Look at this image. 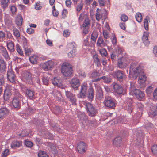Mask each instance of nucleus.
I'll use <instances>...</instances> for the list:
<instances>
[{
	"label": "nucleus",
	"instance_id": "obj_61",
	"mask_svg": "<svg viewBox=\"0 0 157 157\" xmlns=\"http://www.w3.org/2000/svg\"><path fill=\"white\" fill-rule=\"evenodd\" d=\"M132 102L133 101L132 98H127V105H129V106L132 105Z\"/></svg>",
	"mask_w": 157,
	"mask_h": 157
},
{
	"label": "nucleus",
	"instance_id": "obj_31",
	"mask_svg": "<svg viewBox=\"0 0 157 157\" xmlns=\"http://www.w3.org/2000/svg\"><path fill=\"white\" fill-rule=\"evenodd\" d=\"M50 125L54 130L56 131H59V130L61 129L59 125L58 124L51 123L50 124Z\"/></svg>",
	"mask_w": 157,
	"mask_h": 157
},
{
	"label": "nucleus",
	"instance_id": "obj_10",
	"mask_svg": "<svg viewBox=\"0 0 157 157\" xmlns=\"http://www.w3.org/2000/svg\"><path fill=\"white\" fill-rule=\"evenodd\" d=\"M14 71L12 69H10L7 72V78L10 82L14 83L15 82V75Z\"/></svg>",
	"mask_w": 157,
	"mask_h": 157
},
{
	"label": "nucleus",
	"instance_id": "obj_59",
	"mask_svg": "<svg viewBox=\"0 0 157 157\" xmlns=\"http://www.w3.org/2000/svg\"><path fill=\"white\" fill-rule=\"evenodd\" d=\"M153 87L152 86H150L148 87L147 88L146 90L147 93V94H150L151 92V91Z\"/></svg>",
	"mask_w": 157,
	"mask_h": 157
},
{
	"label": "nucleus",
	"instance_id": "obj_18",
	"mask_svg": "<svg viewBox=\"0 0 157 157\" xmlns=\"http://www.w3.org/2000/svg\"><path fill=\"white\" fill-rule=\"evenodd\" d=\"M87 91V85H83L81 87V90L79 93V96L81 98H84L86 97Z\"/></svg>",
	"mask_w": 157,
	"mask_h": 157
},
{
	"label": "nucleus",
	"instance_id": "obj_21",
	"mask_svg": "<svg viewBox=\"0 0 157 157\" xmlns=\"http://www.w3.org/2000/svg\"><path fill=\"white\" fill-rule=\"evenodd\" d=\"M138 81L140 85H142V86H145V81L146 80V76L143 74H140L138 75Z\"/></svg>",
	"mask_w": 157,
	"mask_h": 157
},
{
	"label": "nucleus",
	"instance_id": "obj_63",
	"mask_svg": "<svg viewBox=\"0 0 157 157\" xmlns=\"http://www.w3.org/2000/svg\"><path fill=\"white\" fill-rule=\"evenodd\" d=\"M67 14V11L66 9H64L63 10L62 12V18H64L66 17V15Z\"/></svg>",
	"mask_w": 157,
	"mask_h": 157
},
{
	"label": "nucleus",
	"instance_id": "obj_22",
	"mask_svg": "<svg viewBox=\"0 0 157 157\" xmlns=\"http://www.w3.org/2000/svg\"><path fill=\"white\" fill-rule=\"evenodd\" d=\"M88 94H87L88 100L92 101L94 98V90L92 87H90L88 89Z\"/></svg>",
	"mask_w": 157,
	"mask_h": 157
},
{
	"label": "nucleus",
	"instance_id": "obj_2",
	"mask_svg": "<svg viewBox=\"0 0 157 157\" xmlns=\"http://www.w3.org/2000/svg\"><path fill=\"white\" fill-rule=\"evenodd\" d=\"M86 109L88 115L91 117L95 116L98 113L97 109L94 105L89 102L86 103Z\"/></svg>",
	"mask_w": 157,
	"mask_h": 157
},
{
	"label": "nucleus",
	"instance_id": "obj_9",
	"mask_svg": "<svg viewBox=\"0 0 157 157\" xmlns=\"http://www.w3.org/2000/svg\"><path fill=\"white\" fill-rule=\"evenodd\" d=\"M144 73L143 69L140 66L136 67L134 69L132 75L133 78L136 79L138 75Z\"/></svg>",
	"mask_w": 157,
	"mask_h": 157
},
{
	"label": "nucleus",
	"instance_id": "obj_56",
	"mask_svg": "<svg viewBox=\"0 0 157 157\" xmlns=\"http://www.w3.org/2000/svg\"><path fill=\"white\" fill-rule=\"evenodd\" d=\"M128 17L125 15H122L121 17V19L123 22L126 21L128 19Z\"/></svg>",
	"mask_w": 157,
	"mask_h": 157
},
{
	"label": "nucleus",
	"instance_id": "obj_7",
	"mask_svg": "<svg viewBox=\"0 0 157 157\" xmlns=\"http://www.w3.org/2000/svg\"><path fill=\"white\" fill-rule=\"evenodd\" d=\"M86 147V144L83 141H81L78 144L77 149L80 154H83L85 153Z\"/></svg>",
	"mask_w": 157,
	"mask_h": 157
},
{
	"label": "nucleus",
	"instance_id": "obj_30",
	"mask_svg": "<svg viewBox=\"0 0 157 157\" xmlns=\"http://www.w3.org/2000/svg\"><path fill=\"white\" fill-rule=\"evenodd\" d=\"M22 16H20L17 17L16 19V23L18 26H21L22 22Z\"/></svg>",
	"mask_w": 157,
	"mask_h": 157
},
{
	"label": "nucleus",
	"instance_id": "obj_25",
	"mask_svg": "<svg viewBox=\"0 0 157 157\" xmlns=\"http://www.w3.org/2000/svg\"><path fill=\"white\" fill-rule=\"evenodd\" d=\"M8 111L6 108H2L0 109V118H3L8 113Z\"/></svg>",
	"mask_w": 157,
	"mask_h": 157
},
{
	"label": "nucleus",
	"instance_id": "obj_49",
	"mask_svg": "<svg viewBox=\"0 0 157 157\" xmlns=\"http://www.w3.org/2000/svg\"><path fill=\"white\" fill-rule=\"evenodd\" d=\"M17 51L20 55L23 56V51L21 48L18 45H17Z\"/></svg>",
	"mask_w": 157,
	"mask_h": 157
},
{
	"label": "nucleus",
	"instance_id": "obj_6",
	"mask_svg": "<svg viewBox=\"0 0 157 157\" xmlns=\"http://www.w3.org/2000/svg\"><path fill=\"white\" fill-rule=\"evenodd\" d=\"M133 93L137 99L140 101H143L145 98V94L144 92L139 89H134Z\"/></svg>",
	"mask_w": 157,
	"mask_h": 157
},
{
	"label": "nucleus",
	"instance_id": "obj_40",
	"mask_svg": "<svg viewBox=\"0 0 157 157\" xmlns=\"http://www.w3.org/2000/svg\"><path fill=\"white\" fill-rule=\"evenodd\" d=\"M25 51V54L26 55L29 56L31 54V52L33 51V50L30 48H28V47L24 48Z\"/></svg>",
	"mask_w": 157,
	"mask_h": 157
},
{
	"label": "nucleus",
	"instance_id": "obj_23",
	"mask_svg": "<svg viewBox=\"0 0 157 157\" xmlns=\"http://www.w3.org/2000/svg\"><path fill=\"white\" fill-rule=\"evenodd\" d=\"M35 111V109L33 108L28 106V108L25 110L24 112V114L28 116H29L33 114Z\"/></svg>",
	"mask_w": 157,
	"mask_h": 157
},
{
	"label": "nucleus",
	"instance_id": "obj_45",
	"mask_svg": "<svg viewBox=\"0 0 157 157\" xmlns=\"http://www.w3.org/2000/svg\"><path fill=\"white\" fill-rule=\"evenodd\" d=\"M151 151L153 154L157 155V145H153L151 148Z\"/></svg>",
	"mask_w": 157,
	"mask_h": 157
},
{
	"label": "nucleus",
	"instance_id": "obj_20",
	"mask_svg": "<svg viewBox=\"0 0 157 157\" xmlns=\"http://www.w3.org/2000/svg\"><path fill=\"white\" fill-rule=\"evenodd\" d=\"M61 82L62 80L57 77H55L52 80V84L55 86L57 87H60L62 85Z\"/></svg>",
	"mask_w": 157,
	"mask_h": 157
},
{
	"label": "nucleus",
	"instance_id": "obj_12",
	"mask_svg": "<svg viewBox=\"0 0 157 157\" xmlns=\"http://www.w3.org/2000/svg\"><path fill=\"white\" fill-rule=\"evenodd\" d=\"M149 115L151 117L157 116V104L150 107Z\"/></svg>",
	"mask_w": 157,
	"mask_h": 157
},
{
	"label": "nucleus",
	"instance_id": "obj_42",
	"mask_svg": "<svg viewBox=\"0 0 157 157\" xmlns=\"http://www.w3.org/2000/svg\"><path fill=\"white\" fill-rule=\"evenodd\" d=\"M36 58L35 56H33L29 58V60L32 63L35 64L36 63L37 60L36 59Z\"/></svg>",
	"mask_w": 157,
	"mask_h": 157
},
{
	"label": "nucleus",
	"instance_id": "obj_48",
	"mask_svg": "<svg viewBox=\"0 0 157 157\" xmlns=\"http://www.w3.org/2000/svg\"><path fill=\"white\" fill-rule=\"evenodd\" d=\"M83 4L81 1V2L77 6L76 10L78 12L80 11L83 8Z\"/></svg>",
	"mask_w": 157,
	"mask_h": 157
},
{
	"label": "nucleus",
	"instance_id": "obj_44",
	"mask_svg": "<svg viewBox=\"0 0 157 157\" xmlns=\"http://www.w3.org/2000/svg\"><path fill=\"white\" fill-rule=\"evenodd\" d=\"M90 24V21L89 19L88 18L86 19L82 24V27L83 28H86Z\"/></svg>",
	"mask_w": 157,
	"mask_h": 157
},
{
	"label": "nucleus",
	"instance_id": "obj_1",
	"mask_svg": "<svg viewBox=\"0 0 157 157\" xmlns=\"http://www.w3.org/2000/svg\"><path fill=\"white\" fill-rule=\"evenodd\" d=\"M61 72L65 77L71 76L73 73L71 65L68 63H64L62 65Z\"/></svg>",
	"mask_w": 157,
	"mask_h": 157
},
{
	"label": "nucleus",
	"instance_id": "obj_34",
	"mask_svg": "<svg viewBox=\"0 0 157 157\" xmlns=\"http://www.w3.org/2000/svg\"><path fill=\"white\" fill-rule=\"evenodd\" d=\"M123 57L120 58L118 60L117 66L120 68H123L124 67V63L122 62V59Z\"/></svg>",
	"mask_w": 157,
	"mask_h": 157
},
{
	"label": "nucleus",
	"instance_id": "obj_24",
	"mask_svg": "<svg viewBox=\"0 0 157 157\" xmlns=\"http://www.w3.org/2000/svg\"><path fill=\"white\" fill-rule=\"evenodd\" d=\"M122 142V139L120 136L116 137L113 142V144L116 146L120 147L121 145Z\"/></svg>",
	"mask_w": 157,
	"mask_h": 157
},
{
	"label": "nucleus",
	"instance_id": "obj_13",
	"mask_svg": "<svg viewBox=\"0 0 157 157\" xmlns=\"http://www.w3.org/2000/svg\"><path fill=\"white\" fill-rule=\"evenodd\" d=\"M35 91L31 89H29L25 92V95L29 99L33 100L36 98L35 95Z\"/></svg>",
	"mask_w": 157,
	"mask_h": 157
},
{
	"label": "nucleus",
	"instance_id": "obj_47",
	"mask_svg": "<svg viewBox=\"0 0 157 157\" xmlns=\"http://www.w3.org/2000/svg\"><path fill=\"white\" fill-rule=\"evenodd\" d=\"M104 41L102 37L100 36L98 38L97 43V44L99 46H101V44H103Z\"/></svg>",
	"mask_w": 157,
	"mask_h": 157
},
{
	"label": "nucleus",
	"instance_id": "obj_37",
	"mask_svg": "<svg viewBox=\"0 0 157 157\" xmlns=\"http://www.w3.org/2000/svg\"><path fill=\"white\" fill-rule=\"evenodd\" d=\"M93 58L94 59V62L96 63L98 65L100 64V59L97 54H95L93 56Z\"/></svg>",
	"mask_w": 157,
	"mask_h": 157
},
{
	"label": "nucleus",
	"instance_id": "obj_57",
	"mask_svg": "<svg viewBox=\"0 0 157 157\" xmlns=\"http://www.w3.org/2000/svg\"><path fill=\"white\" fill-rule=\"evenodd\" d=\"M3 53V55L4 57L6 59H8V58L10 59V58L9 57V55L8 54V52L6 50L3 52H2Z\"/></svg>",
	"mask_w": 157,
	"mask_h": 157
},
{
	"label": "nucleus",
	"instance_id": "obj_64",
	"mask_svg": "<svg viewBox=\"0 0 157 157\" xmlns=\"http://www.w3.org/2000/svg\"><path fill=\"white\" fill-rule=\"evenodd\" d=\"M153 53L155 56L157 57V46H155L153 48Z\"/></svg>",
	"mask_w": 157,
	"mask_h": 157
},
{
	"label": "nucleus",
	"instance_id": "obj_16",
	"mask_svg": "<svg viewBox=\"0 0 157 157\" xmlns=\"http://www.w3.org/2000/svg\"><path fill=\"white\" fill-rule=\"evenodd\" d=\"M23 78L27 82L29 83L32 80V74L29 71H25L23 72Z\"/></svg>",
	"mask_w": 157,
	"mask_h": 157
},
{
	"label": "nucleus",
	"instance_id": "obj_32",
	"mask_svg": "<svg viewBox=\"0 0 157 157\" xmlns=\"http://www.w3.org/2000/svg\"><path fill=\"white\" fill-rule=\"evenodd\" d=\"M149 18V17L147 16L146 18L144 19V25L145 29L147 31L148 30V19Z\"/></svg>",
	"mask_w": 157,
	"mask_h": 157
},
{
	"label": "nucleus",
	"instance_id": "obj_11",
	"mask_svg": "<svg viewBox=\"0 0 157 157\" xmlns=\"http://www.w3.org/2000/svg\"><path fill=\"white\" fill-rule=\"evenodd\" d=\"M12 105L14 109H19L21 108L20 101L19 98L15 97L12 100Z\"/></svg>",
	"mask_w": 157,
	"mask_h": 157
},
{
	"label": "nucleus",
	"instance_id": "obj_58",
	"mask_svg": "<svg viewBox=\"0 0 157 157\" xmlns=\"http://www.w3.org/2000/svg\"><path fill=\"white\" fill-rule=\"evenodd\" d=\"M10 10L12 12V13L13 14L15 13L17 11V8L15 6H11Z\"/></svg>",
	"mask_w": 157,
	"mask_h": 157
},
{
	"label": "nucleus",
	"instance_id": "obj_5",
	"mask_svg": "<svg viewBox=\"0 0 157 157\" xmlns=\"http://www.w3.org/2000/svg\"><path fill=\"white\" fill-rule=\"evenodd\" d=\"M65 95L67 98L69 100L72 105H76L77 99L75 94L70 91H65Z\"/></svg>",
	"mask_w": 157,
	"mask_h": 157
},
{
	"label": "nucleus",
	"instance_id": "obj_15",
	"mask_svg": "<svg viewBox=\"0 0 157 157\" xmlns=\"http://www.w3.org/2000/svg\"><path fill=\"white\" fill-rule=\"evenodd\" d=\"M113 87L115 92L117 94H122L124 89L121 85L116 83L114 85Z\"/></svg>",
	"mask_w": 157,
	"mask_h": 157
},
{
	"label": "nucleus",
	"instance_id": "obj_36",
	"mask_svg": "<svg viewBox=\"0 0 157 157\" xmlns=\"http://www.w3.org/2000/svg\"><path fill=\"white\" fill-rule=\"evenodd\" d=\"M42 80L44 84L46 85H48L49 79L48 77L44 76L42 78Z\"/></svg>",
	"mask_w": 157,
	"mask_h": 157
},
{
	"label": "nucleus",
	"instance_id": "obj_54",
	"mask_svg": "<svg viewBox=\"0 0 157 157\" xmlns=\"http://www.w3.org/2000/svg\"><path fill=\"white\" fill-rule=\"evenodd\" d=\"M126 109L128 111V113H131L132 112L133 109V106L132 105L129 106V105H127L126 106Z\"/></svg>",
	"mask_w": 157,
	"mask_h": 157
},
{
	"label": "nucleus",
	"instance_id": "obj_28",
	"mask_svg": "<svg viewBox=\"0 0 157 157\" xmlns=\"http://www.w3.org/2000/svg\"><path fill=\"white\" fill-rule=\"evenodd\" d=\"M7 46L8 49L10 52H13L14 51V43L12 41L8 43Z\"/></svg>",
	"mask_w": 157,
	"mask_h": 157
},
{
	"label": "nucleus",
	"instance_id": "obj_51",
	"mask_svg": "<svg viewBox=\"0 0 157 157\" xmlns=\"http://www.w3.org/2000/svg\"><path fill=\"white\" fill-rule=\"evenodd\" d=\"M100 75V74L97 71L93 72L92 73V76L93 78H96L97 77L99 76Z\"/></svg>",
	"mask_w": 157,
	"mask_h": 157
},
{
	"label": "nucleus",
	"instance_id": "obj_41",
	"mask_svg": "<svg viewBox=\"0 0 157 157\" xmlns=\"http://www.w3.org/2000/svg\"><path fill=\"white\" fill-rule=\"evenodd\" d=\"M13 33L14 36L17 37H19L20 34L19 31L16 28H14L13 30Z\"/></svg>",
	"mask_w": 157,
	"mask_h": 157
},
{
	"label": "nucleus",
	"instance_id": "obj_33",
	"mask_svg": "<svg viewBox=\"0 0 157 157\" xmlns=\"http://www.w3.org/2000/svg\"><path fill=\"white\" fill-rule=\"evenodd\" d=\"M38 156V157H49L48 155L45 151H39Z\"/></svg>",
	"mask_w": 157,
	"mask_h": 157
},
{
	"label": "nucleus",
	"instance_id": "obj_55",
	"mask_svg": "<svg viewBox=\"0 0 157 157\" xmlns=\"http://www.w3.org/2000/svg\"><path fill=\"white\" fill-rule=\"evenodd\" d=\"M27 33L29 34H33L34 33V30L31 28H28L27 29Z\"/></svg>",
	"mask_w": 157,
	"mask_h": 157
},
{
	"label": "nucleus",
	"instance_id": "obj_52",
	"mask_svg": "<svg viewBox=\"0 0 157 157\" xmlns=\"http://www.w3.org/2000/svg\"><path fill=\"white\" fill-rule=\"evenodd\" d=\"M9 150L8 149H5L2 153V156L6 157L9 154Z\"/></svg>",
	"mask_w": 157,
	"mask_h": 157
},
{
	"label": "nucleus",
	"instance_id": "obj_4",
	"mask_svg": "<svg viewBox=\"0 0 157 157\" xmlns=\"http://www.w3.org/2000/svg\"><path fill=\"white\" fill-rule=\"evenodd\" d=\"M116 100L115 99L110 97H106L104 101L105 105L108 109H114L116 106Z\"/></svg>",
	"mask_w": 157,
	"mask_h": 157
},
{
	"label": "nucleus",
	"instance_id": "obj_27",
	"mask_svg": "<svg viewBox=\"0 0 157 157\" xmlns=\"http://www.w3.org/2000/svg\"><path fill=\"white\" fill-rule=\"evenodd\" d=\"M10 3V0H2L1 2V6L5 10L8 6V3Z\"/></svg>",
	"mask_w": 157,
	"mask_h": 157
},
{
	"label": "nucleus",
	"instance_id": "obj_43",
	"mask_svg": "<svg viewBox=\"0 0 157 157\" xmlns=\"http://www.w3.org/2000/svg\"><path fill=\"white\" fill-rule=\"evenodd\" d=\"M34 123L37 125L41 126L44 124V122L41 120H37L36 121H34Z\"/></svg>",
	"mask_w": 157,
	"mask_h": 157
},
{
	"label": "nucleus",
	"instance_id": "obj_38",
	"mask_svg": "<svg viewBox=\"0 0 157 157\" xmlns=\"http://www.w3.org/2000/svg\"><path fill=\"white\" fill-rule=\"evenodd\" d=\"M136 21L139 22L140 23L142 20V15L141 13H137L136 15Z\"/></svg>",
	"mask_w": 157,
	"mask_h": 157
},
{
	"label": "nucleus",
	"instance_id": "obj_3",
	"mask_svg": "<svg viewBox=\"0 0 157 157\" xmlns=\"http://www.w3.org/2000/svg\"><path fill=\"white\" fill-rule=\"evenodd\" d=\"M111 75L114 78L120 82H122L126 78L124 71L120 70L113 71Z\"/></svg>",
	"mask_w": 157,
	"mask_h": 157
},
{
	"label": "nucleus",
	"instance_id": "obj_46",
	"mask_svg": "<svg viewBox=\"0 0 157 157\" xmlns=\"http://www.w3.org/2000/svg\"><path fill=\"white\" fill-rule=\"evenodd\" d=\"M23 42V45L24 48L28 46V40L25 37L23 36L22 38Z\"/></svg>",
	"mask_w": 157,
	"mask_h": 157
},
{
	"label": "nucleus",
	"instance_id": "obj_62",
	"mask_svg": "<svg viewBox=\"0 0 157 157\" xmlns=\"http://www.w3.org/2000/svg\"><path fill=\"white\" fill-rule=\"evenodd\" d=\"M72 2L70 0H67L66 1V5L67 7L69 8L71 7V4Z\"/></svg>",
	"mask_w": 157,
	"mask_h": 157
},
{
	"label": "nucleus",
	"instance_id": "obj_35",
	"mask_svg": "<svg viewBox=\"0 0 157 157\" xmlns=\"http://www.w3.org/2000/svg\"><path fill=\"white\" fill-rule=\"evenodd\" d=\"M99 52L101 56L106 57L107 56L108 53L106 50L103 48L99 50Z\"/></svg>",
	"mask_w": 157,
	"mask_h": 157
},
{
	"label": "nucleus",
	"instance_id": "obj_26",
	"mask_svg": "<svg viewBox=\"0 0 157 157\" xmlns=\"http://www.w3.org/2000/svg\"><path fill=\"white\" fill-rule=\"evenodd\" d=\"M6 64L3 59H0V71L1 72L5 71Z\"/></svg>",
	"mask_w": 157,
	"mask_h": 157
},
{
	"label": "nucleus",
	"instance_id": "obj_14",
	"mask_svg": "<svg viewBox=\"0 0 157 157\" xmlns=\"http://www.w3.org/2000/svg\"><path fill=\"white\" fill-rule=\"evenodd\" d=\"M54 65V62L52 61H48L43 64L42 68L45 71H47L52 68Z\"/></svg>",
	"mask_w": 157,
	"mask_h": 157
},
{
	"label": "nucleus",
	"instance_id": "obj_50",
	"mask_svg": "<svg viewBox=\"0 0 157 157\" xmlns=\"http://www.w3.org/2000/svg\"><path fill=\"white\" fill-rule=\"evenodd\" d=\"M136 65L135 64H132L130 66V75H132V71L133 72V71H134V70L135 68L136 67Z\"/></svg>",
	"mask_w": 157,
	"mask_h": 157
},
{
	"label": "nucleus",
	"instance_id": "obj_8",
	"mask_svg": "<svg viewBox=\"0 0 157 157\" xmlns=\"http://www.w3.org/2000/svg\"><path fill=\"white\" fill-rule=\"evenodd\" d=\"M70 82L72 87L75 90H78L80 83L78 79L76 78H74L71 80Z\"/></svg>",
	"mask_w": 157,
	"mask_h": 157
},
{
	"label": "nucleus",
	"instance_id": "obj_39",
	"mask_svg": "<svg viewBox=\"0 0 157 157\" xmlns=\"http://www.w3.org/2000/svg\"><path fill=\"white\" fill-rule=\"evenodd\" d=\"M26 146L29 147H31L33 146V143L30 141H29L28 140H26L24 142Z\"/></svg>",
	"mask_w": 157,
	"mask_h": 157
},
{
	"label": "nucleus",
	"instance_id": "obj_29",
	"mask_svg": "<svg viewBox=\"0 0 157 157\" xmlns=\"http://www.w3.org/2000/svg\"><path fill=\"white\" fill-rule=\"evenodd\" d=\"M22 141H13L11 144V147L12 148L14 147H19L20 146L22 145Z\"/></svg>",
	"mask_w": 157,
	"mask_h": 157
},
{
	"label": "nucleus",
	"instance_id": "obj_60",
	"mask_svg": "<svg viewBox=\"0 0 157 157\" xmlns=\"http://www.w3.org/2000/svg\"><path fill=\"white\" fill-rule=\"evenodd\" d=\"M116 56L113 53H112L111 55V58L112 60V62L113 63H115L116 62Z\"/></svg>",
	"mask_w": 157,
	"mask_h": 157
},
{
	"label": "nucleus",
	"instance_id": "obj_17",
	"mask_svg": "<svg viewBox=\"0 0 157 157\" xmlns=\"http://www.w3.org/2000/svg\"><path fill=\"white\" fill-rule=\"evenodd\" d=\"M11 95L12 94L10 91L6 89L4 90L3 96L4 101H8L10 100Z\"/></svg>",
	"mask_w": 157,
	"mask_h": 157
},
{
	"label": "nucleus",
	"instance_id": "obj_19",
	"mask_svg": "<svg viewBox=\"0 0 157 157\" xmlns=\"http://www.w3.org/2000/svg\"><path fill=\"white\" fill-rule=\"evenodd\" d=\"M149 33L148 32H144V33L142 37V40L146 46H148L150 43L148 38Z\"/></svg>",
	"mask_w": 157,
	"mask_h": 157
},
{
	"label": "nucleus",
	"instance_id": "obj_53",
	"mask_svg": "<svg viewBox=\"0 0 157 157\" xmlns=\"http://www.w3.org/2000/svg\"><path fill=\"white\" fill-rule=\"evenodd\" d=\"M97 95L98 97L99 98H102L103 96V92L101 90H98L97 93Z\"/></svg>",
	"mask_w": 157,
	"mask_h": 157
}]
</instances>
